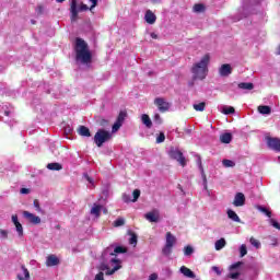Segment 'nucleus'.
<instances>
[{
    "label": "nucleus",
    "mask_w": 280,
    "mask_h": 280,
    "mask_svg": "<svg viewBox=\"0 0 280 280\" xmlns=\"http://www.w3.org/2000/svg\"><path fill=\"white\" fill-rule=\"evenodd\" d=\"M126 247L118 246L114 249V253L110 249H107L103 254L104 261L100 266V270H106V275H115L117 270L121 269V260L117 258V254L126 253Z\"/></svg>",
    "instance_id": "obj_1"
},
{
    "label": "nucleus",
    "mask_w": 280,
    "mask_h": 280,
    "mask_svg": "<svg viewBox=\"0 0 280 280\" xmlns=\"http://www.w3.org/2000/svg\"><path fill=\"white\" fill-rule=\"evenodd\" d=\"M211 65V54L207 52L202 55L199 60H197L195 63H192L190 68V73L192 80H199L202 82V80H207V77L209 75V66Z\"/></svg>",
    "instance_id": "obj_2"
},
{
    "label": "nucleus",
    "mask_w": 280,
    "mask_h": 280,
    "mask_svg": "<svg viewBox=\"0 0 280 280\" xmlns=\"http://www.w3.org/2000/svg\"><path fill=\"white\" fill-rule=\"evenodd\" d=\"M75 59L79 65H91L93 62V54L91 49H89V44L84 42L82 38H77L75 40Z\"/></svg>",
    "instance_id": "obj_3"
},
{
    "label": "nucleus",
    "mask_w": 280,
    "mask_h": 280,
    "mask_svg": "<svg viewBox=\"0 0 280 280\" xmlns=\"http://www.w3.org/2000/svg\"><path fill=\"white\" fill-rule=\"evenodd\" d=\"M91 3V7L89 8V5L84 4L83 2L78 3V0H71L70 3V14H71V21L75 22L78 21V14H80V12H86L90 10V12H93V10H95V8H97V0H89Z\"/></svg>",
    "instance_id": "obj_4"
},
{
    "label": "nucleus",
    "mask_w": 280,
    "mask_h": 280,
    "mask_svg": "<svg viewBox=\"0 0 280 280\" xmlns=\"http://www.w3.org/2000/svg\"><path fill=\"white\" fill-rule=\"evenodd\" d=\"M174 246H176V236L172 234V232H167L165 235V245L162 248L163 255L170 257V255H172Z\"/></svg>",
    "instance_id": "obj_5"
},
{
    "label": "nucleus",
    "mask_w": 280,
    "mask_h": 280,
    "mask_svg": "<svg viewBox=\"0 0 280 280\" xmlns=\"http://www.w3.org/2000/svg\"><path fill=\"white\" fill-rule=\"evenodd\" d=\"M113 139V135L110 131L100 129L94 136V143L97 148H102L106 141H110Z\"/></svg>",
    "instance_id": "obj_6"
},
{
    "label": "nucleus",
    "mask_w": 280,
    "mask_h": 280,
    "mask_svg": "<svg viewBox=\"0 0 280 280\" xmlns=\"http://www.w3.org/2000/svg\"><path fill=\"white\" fill-rule=\"evenodd\" d=\"M170 159H173L174 161H177L182 165V167H185L187 165V159H185V155H183V152L176 148H171L168 151Z\"/></svg>",
    "instance_id": "obj_7"
},
{
    "label": "nucleus",
    "mask_w": 280,
    "mask_h": 280,
    "mask_svg": "<svg viewBox=\"0 0 280 280\" xmlns=\"http://www.w3.org/2000/svg\"><path fill=\"white\" fill-rule=\"evenodd\" d=\"M242 261H237L229 267V279H240V275H242Z\"/></svg>",
    "instance_id": "obj_8"
},
{
    "label": "nucleus",
    "mask_w": 280,
    "mask_h": 280,
    "mask_svg": "<svg viewBox=\"0 0 280 280\" xmlns=\"http://www.w3.org/2000/svg\"><path fill=\"white\" fill-rule=\"evenodd\" d=\"M11 222L15 228V233L20 240L25 236V232L23 230V224H21V221H19V215L18 214H12L11 215Z\"/></svg>",
    "instance_id": "obj_9"
},
{
    "label": "nucleus",
    "mask_w": 280,
    "mask_h": 280,
    "mask_svg": "<svg viewBox=\"0 0 280 280\" xmlns=\"http://www.w3.org/2000/svg\"><path fill=\"white\" fill-rule=\"evenodd\" d=\"M154 104L158 107V110H160V113H167V110L172 108V103L167 102V100L163 97H156L154 100Z\"/></svg>",
    "instance_id": "obj_10"
},
{
    "label": "nucleus",
    "mask_w": 280,
    "mask_h": 280,
    "mask_svg": "<svg viewBox=\"0 0 280 280\" xmlns=\"http://www.w3.org/2000/svg\"><path fill=\"white\" fill-rule=\"evenodd\" d=\"M218 71L221 78H229L233 73V67L231 63H223L219 67Z\"/></svg>",
    "instance_id": "obj_11"
},
{
    "label": "nucleus",
    "mask_w": 280,
    "mask_h": 280,
    "mask_svg": "<svg viewBox=\"0 0 280 280\" xmlns=\"http://www.w3.org/2000/svg\"><path fill=\"white\" fill-rule=\"evenodd\" d=\"M23 218L27 220L31 224H40L42 220L40 217L30 212V211H23Z\"/></svg>",
    "instance_id": "obj_12"
},
{
    "label": "nucleus",
    "mask_w": 280,
    "mask_h": 280,
    "mask_svg": "<svg viewBox=\"0 0 280 280\" xmlns=\"http://www.w3.org/2000/svg\"><path fill=\"white\" fill-rule=\"evenodd\" d=\"M267 145L271 150H276V152H280V139L279 138H266Z\"/></svg>",
    "instance_id": "obj_13"
},
{
    "label": "nucleus",
    "mask_w": 280,
    "mask_h": 280,
    "mask_svg": "<svg viewBox=\"0 0 280 280\" xmlns=\"http://www.w3.org/2000/svg\"><path fill=\"white\" fill-rule=\"evenodd\" d=\"M102 211H104V213H107V210L104 208V206H102L100 203H93V206L90 210V213L94 218H100Z\"/></svg>",
    "instance_id": "obj_14"
},
{
    "label": "nucleus",
    "mask_w": 280,
    "mask_h": 280,
    "mask_svg": "<svg viewBox=\"0 0 280 280\" xmlns=\"http://www.w3.org/2000/svg\"><path fill=\"white\" fill-rule=\"evenodd\" d=\"M246 205V196L243 192H237L234 196L233 206L234 207H244Z\"/></svg>",
    "instance_id": "obj_15"
},
{
    "label": "nucleus",
    "mask_w": 280,
    "mask_h": 280,
    "mask_svg": "<svg viewBox=\"0 0 280 280\" xmlns=\"http://www.w3.org/2000/svg\"><path fill=\"white\" fill-rule=\"evenodd\" d=\"M145 220H148V222H159L161 220V214L159 212V210H152L148 213L144 214Z\"/></svg>",
    "instance_id": "obj_16"
},
{
    "label": "nucleus",
    "mask_w": 280,
    "mask_h": 280,
    "mask_svg": "<svg viewBox=\"0 0 280 280\" xmlns=\"http://www.w3.org/2000/svg\"><path fill=\"white\" fill-rule=\"evenodd\" d=\"M144 21L148 25H154L156 23V14L152 10H147L144 13Z\"/></svg>",
    "instance_id": "obj_17"
},
{
    "label": "nucleus",
    "mask_w": 280,
    "mask_h": 280,
    "mask_svg": "<svg viewBox=\"0 0 280 280\" xmlns=\"http://www.w3.org/2000/svg\"><path fill=\"white\" fill-rule=\"evenodd\" d=\"M58 264H60V258H58V256L51 254V255H48L46 257V266L48 268H51L54 266H58Z\"/></svg>",
    "instance_id": "obj_18"
},
{
    "label": "nucleus",
    "mask_w": 280,
    "mask_h": 280,
    "mask_svg": "<svg viewBox=\"0 0 280 280\" xmlns=\"http://www.w3.org/2000/svg\"><path fill=\"white\" fill-rule=\"evenodd\" d=\"M194 14H205L207 12V4L205 3H195L192 5Z\"/></svg>",
    "instance_id": "obj_19"
},
{
    "label": "nucleus",
    "mask_w": 280,
    "mask_h": 280,
    "mask_svg": "<svg viewBox=\"0 0 280 280\" xmlns=\"http://www.w3.org/2000/svg\"><path fill=\"white\" fill-rule=\"evenodd\" d=\"M179 272H182V275L188 279H196V273H194V271H191V269L187 268L186 266H182Z\"/></svg>",
    "instance_id": "obj_20"
},
{
    "label": "nucleus",
    "mask_w": 280,
    "mask_h": 280,
    "mask_svg": "<svg viewBox=\"0 0 280 280\" xmlns=\"http://www.w3.org/2000/svg\"><path fill=\"white\" fill-rule=\"evenodd\" d=\"M140 121L145 126V128H152V119L148 114L140 115Z\"/></svg>",
    "instance_id": "obj_21"
},
{
    "label": "nucleus",
    "mask_w": 280,
    "mask_h": 280,
    "mask_svg": "<svg viewBox=\"0 0 280 280\" xmlns=\"http://www.w3.org/2000/svg\"><path fill=\"white\" fill-rule=\"evenodd\" d=\"M229 220H232V222H242V219H240V215H237V212L231 209H228L226 211Z\"/></svg>",
    "instance_id": "obj_22"
},
{
    "label": "nucleus",
    "mask_w": 280,
    "mask_h": 280,
    "mask_svg": "<svg viewBox=\"0 0 280 280\" xmlns=\"http://www.w3.org/2000/svg\"><path fill=\"white\" fill-rule=\"evenodd\" d=\"M18 279L30 280V270H27V268L22 266L20 272L18 273Z\"/></svg>",
    "instance_id": "obj_23"
},
{
    "label": "nucleus",
    "mask_w": 280,
    "mask_h": 280,
    "mask_svg": "<svg viewBox=\"0 0 280 280\" xmlns=\"http://www.w3.org/2000/svg\"><path fill=\"white\" fill-rule=\"evenodd\" d=\"M197 165L202 174L203 187H205V189H207V175H205V170L202 168V159L200 156H197Z\"/></svg>",
    "instance_id": "obj_24"
},
{
    "label": "nucleus",
    "mask_w": 280,
    "mask_h": 280,
    "mask_svg": "<svg viewBox=\"0 0 280 280\" xmlns=\"http://www.w3.org/2000/svg\"><path fill=\"white\" fill-rule=\"evenodd\" d=\"M258 113H260V115H270L272 109L268 105H260L258 106Z\"/></svg>",
    "instance_id": "obj_25"
},
{
    "label": "nucleus",
    "mask_w": 280,
    "mask_h": 280,
    "mask_svg": "<svg viewBox=\"0 0 280 280\" xmlns=\"http://www.w3.org/2000/svg\"><path fill=\"white\" fill-rule=\"evenodd\" d=\"M78 133L81 137H91V130H89V128H86L85 126H80L78 128Z\"/></svg>",
    "instance_id": "obj_26"
},
{
    "label": "nucleus",
    "mask_w": 280,
    "mask_h": 280,
    "mask_svg": "<svg viewBox=\"0 0 280 280\" xmlns=\"http://www.w3.org/2000/svg\"><path fill=\"white\" fill-rule=\"evenodd\" d=\"M220 141L221 143H231V141H233V136L229 132L222 133L220 136Z\"/></svg>",
    "instance_id": "obj_27"
},
{
    "label": "nucleus",
    "mask_w": 280,
    "mask_h": 280,
    "mask_svg": "<svg viewBox=\"0 0 280 280\" xmlns=\"http://www.w3.org/2000/svg\"><path fill=\"white\" fill-rule=\"evenodd\" d=\"M224 246H226V240H224V238H220V240L215 241V243H214L215 250H222V248H224Z\"/></svg>",
    "instance_id": "obj_28"
},
{
    "label": "nucleus",
    "mask_w": 280,
    "mask_h": 280,
    "mask_svg": "<svg viewBox=\"0 0 280 280\" xmlns=\"http://www.w3.org/2000/svg\"><path fill=\"white\" fill-rule=\"evenodd\" d=\"M47 170H51L52 172H60V170H62V165L60 163H49L47 164Z\"/></svg>",
    "instance_id": "obj_29"
},
{
    "label": "nucleus",
    "mask_w": 280,
    "mask_h": 280,
    "mask_svg": "<svg viewBox=\"0 0 280 280\" xmlns=\"http://www.w3.org/2000/svg\"><path fill=\"white\" fill-rule=\"evenodd\" d=\"M238 89H243V91H253V89H255V85H253V83H240L238 84Z\"/></svg>",
    "instance_id": "obj_30"
},
{
    "label": "nucleus",
    "mask_w": 280,
    "mask_h": 280,
    "mask_svg": "<svg viewBox=\"0 0 280 280\" xmlns=\"http://www.w3.org/2000/svg\"><path fill=\"white\" fill-rule=\"evenodd\" d=\"M221 113L223 115H233V113H235V108L233 106H223Z\"/></svg>",
    "instance_id": "obj_31"
},
{
    "label": "nucleus",
    "mask_w": 280,
    "mask_h": 280,
    "mask_svg": "<svg viewBox=\"0 0 280 280\" xmlns=\"http://www.w3.org/2000/svg\"><path fill=\"white\" fill-rule=\"evenodd\" d=\"M83 178L84 180H86V183H89L88 187H90V189H92V187H95V180L91 176H89L88 174H84Z\"/></svg>",
    "instance_id": "obj_32"
},
{
    "label": "nucleus",
    "mask_w": 280,
    "mask_h": 280,
    "mask_svg": "<svg viewBox=\"0 0 280 280\" xmlns=\"http://www.w3.org/2000/svg\"><path fill=\"white\" fill-rule=\"evenodd\" d=\"M256 209L258 211H260V213H265V215H267V218L272 217V212H270V210H267L266 207H264V206H257Z\"/></svg>",
    "instance_id": "obj_33"
},
{
    "label": "nucleus",
    "mask_w": 280,
    "mask_h": 280,
    "mask_svg": "<svg viewBox=\"0 0 280 280\" xmlns=\"http://www.w3.org/2000/svg\"><path fill=\"white\" fill-rule=\"evenodd\" d=\"M184 255H185V257H191V255H194V246H191V245L185 246Z\"/></svg>",
    "instance_id": "obj_34"
},
{
    "label": "nucleus",
    "mask_w": 280,
    "mask_h": 280,
    "mask_svg": "<svg viewBox=\"0 0 280 280\" xmlns=\"http://www.w3.org/2000/svg\"><path fill=\"white\" fill-rule=\"evenodd\" d=\"M249 243L252 244V246H254V248H261V242H259V240L255 238V237H250L249 238Z\"/></svg>",
    "instance_id": "obj_35"
},
{
    "label": "nucleus",
    "mask_w": 280,
    "mask_h": 280,
    "mask_svg": "<svg viewBox=\"0 0 280 280\" xmlns=\"http://www.w3.org/2000/svg\"><path fill=\"white\" fill-rule=\"evenodd\" d=\"M240 257H246L248 255V248L246 247V244H242L238 248Z\"/></svg>",
    "instance_id": "obj_36"
},
{
    "label": "nucleus",
    "mask_w": 280,
    "mask_h": 280,
    "mask_svg": "<svg viewBox=\"0 0 280 280\" xmlns=\"http://www.w3.org/2000/svg\"><path fill=\"white\" fill-rule=\"evenodd\" d=\"M127 113L126 112H120L116 121H118V124H122L124 125V121L126 120V117H127Z\"/></svg>",
    "instance_id": "obj_37"
},
{
    "label": "nucleus",
    "mask_w": 280,
    "mask_h": 280,
    "mask_svg": "<svg viewBox=\"0 0 280 280\" xmlns=\"http://www.w3.org/2000/svg\"><path fill=\"white\" fill-rule=\"evenodd\" d=\"M140 196H141V190L135 189L133 192H132L131 202H137V200H139Z\"/></svg>",
    "instance_id": "obj_38"
},
{
    "label": "nucleus",
    "mask_w": 280,
    "mask_h": 280,
    "mask_svg": "<svg viewBox=\"0 0 280 280\" xmlns=\"http://www.w3.org/2000/svg\"><path fill=\"white\" fill-rule=\"evenodd\" d=\"M33 207L35 208V211H37V213H43V208H40V202H38V199H35L33 201Z\"/></svg>",
    "instance_id": "obj_39"
},
{
    "label": "nucleus",
    "mask_w": 280,
    "mask_h": 280,
    "mask_svg": "<svg viewBox=\"0 0 280 280\" xmlns=\"http://www.w3.org/2000/svg\"><path fill=\"white\" fill-rule=\"evenodd\" d=\"M10 232L8 230L0 229V240H8Z\"/></svg>",
    "instance_id": "obj_40"
},
{
    "label": "nucleus",
    "mask_w": 280,
    "mask_h": 280,
    "mask_svg": "<svg viewBox=\"0 0 280 280\" xmlns=\"http://www.w3.org/2000/svg\"><path fill=\"white\" fill-rule=\"evenodd\" d=\"M129 244L133 246V248L137 246V234L135 233L130 234Z\"/></svg>",
    "instance_id": "obj_41"
},
{
    "label": "nucleus",
    "mask_w": 280,
    "mask_h": 280,
    "mask_svg": "<svg viewBox=\"0 0 280 280\" xmlns=\"http://www.w3.org/2000/svg\"><path fill=\"white\" fill-rule=\"evenodd\" d=\"M205 106L206 104L202 102V103H198V104H195L194 105V108L199 112V113H202L205 110Z\"/></svg>",
    "instance_id": "obj_42"
},
{
    "label": "nucleus",
    "mask_w": 280,
    "mask_h": 280,
    "mask_svg": "<svg viewBox=\"0 0 280 280\" xmlns=\"http://www.w3.org/2000/svg\"><path fill=\"white\" fill-rule=\"evenodd\" d=\"M222 164L224 165V167H235V162L231 160H223Z\"/></svg>",
    "instance_id": "obj_43"
},
{
    "label": "nucleus",
    "mask_w": 280,
    "mask_h": 280,
    "mask_svg": "<svg viewBox=\"0 0 280 280\" xmlns=\"http://www.w3.org/2000/svg\"><path fill=\"white\" fill-rule=\"evenodd\" d=\"M269 224H270L271 226H273V229H277L278 231H280V224L278 223L277 220H275V219H269Z\"/></svg>",
    "instance_id": "obj_44"
},
{
    "label": "nucleus",
    "mask_w": 280,
    "mask_h": 280,
    "mask_svg": "<svg viewBox=\"0 0 280 280\" xmlns=\"http://www.w3.org/2000/svg\"><path fill=\"white\" fill-rule=\"evenodd\" d=\"M153 120L155 124H158L159 126H161V124H163V118L161 117L160 114H155L153 117Z\"/></svg>",
    "instance_id": "obj_45"
},
{
    "label": "nucleus",
    "mask_w": 280,
    "mask_h": 280,
    "mask_svg": "<svg viewBox=\"0 0 280 280\" xmlns=\"http://www.w3.org/2000/svg\"><path fill=\"white\" fill-rule=\"evenodd\" d=\"M121 126H124V125L116 120L115 124L112 127V132H117L119 130V128H121Z\"/></svg>",
    "instance_id": "obj_46"
},
{
    "label": "nucleus",
    "mask_w": 280,
    "mask_h": 280,
    "mask_svg": "<svg viewBox=\"0 0 280 280\" xmlns=\"http://www.w3.org/2000/svg\"><path fill=\"white\" fill-rule=\"evenodd\" d=\"M164 141H165V133L160 132V133L156 136V143H163Z\"/></svg>",
    "instance_id": "obj_47"
},
{
    "label": "nucleus",
    "mask_w": 280,
    "mask_h": 280,
    "mask_svg": "<svg viewBox=\"0 0 280 280\" xmlns=\"http://www.w3.org/2000/svg\"><path fill=\"white\" fill-rule=\"evenodd\" d=\"M124 224H126V221L124 219H117L115 222H114V226H124Z\"/></svg>",
    "instance_id": "obj_48"
},
{
    "label": "nucleus",
    "mask_w": 280,
    "mask_h": 280,
    "mask_svg": "<svg viewBox=\"0 0 280 280\" xmlns=\"http://www.w3.org/2000/svg\"><path fill=\"white\" fill-rule=\"evenodd\" d=\"M211 270H213V272H215V275H218V276L222 275V271L220 270V267H218V266H213L211 268Z\"/></svg>",
    "instance_id": "obj_49"
},
{
    "label": "nucleus",
    "mask_w": 280,
    "mask_h": 280,
    "mask_svg": "<svg viewBox=\"0 0 280 280\" xmlns=\"http://www.w3.org/2000/svg\"><path fill=\"white\" fill-rule=\"evenodd\" d=\"M122 200L124 202H132V199H130V196L129 195H122Z\"/></svg>",
    "instance_id": "obj_50"
},
{
    "label": "nucleus",
    "mask_w": 280,
    "mask_h": 280,
    "mask_svg": "<svg viewBox=\"0 0 280 280\" xmlns=\"http://www.w3.org/2000/svg\"><path fill=\"white\" fill-rule=\"evenodd\" d=\"M94 280H104V272H98L96 276H95V278H94Z\"/></svg>",
    "instance_id": "obj_51"
},
{
    "label": "nucleus",
    "mask_w": 280,
    "mask_h": 280,
    "mask_svg": "<svg viewBox=\"0 0 280 280\" xmlns=\"http://www.w3.org/2000/svg\"><path fill=\"white\" fill-rule=\"evenodd\" d=\"M271 246H279V241L277 238L271 240Z\"/></svg>",
    "instance_id": "obj_52"
},
{
    "label": "nucleus",
    "mask_w": 280,
    "mask_h": 280,
    "mask_svg": "<svg viewBox=\"0 0 280 280\" xmlns=\"http://www.w3.org/2000/svg\"><path fill=\"white\" fill-rule=\"evenodd\" d=\"M159 279V275L156 273H152L150 277H149V280H156Z\"/></svg>",
    "instance_id": "obj_53"
},
{
    "label": "nucleus",
    "mask_w": 280,
    "mask_h": 280,
    "mask_svg": "<svg viewBox=\"0 0 280 280\" xmlns=\"http://www.w3.org/2000/svg\"><path fill=\"white\" fill-rule=\"evenodd\" d=\"M151 38H153V40H156V38H159V35L156 33H150Z\"/></svg>",
    "instance_id": "obj_54"
},
{
    "label": "nucleus",
    "mask_w": 280,
    "mask_h": 280,
    "mask_svg": "<svg viewBox=\"0 0 280 280\" xmlns=\"http://www.w3.org/2000/svg\"><path fill=\"white\" fill-rule=\"evenodd\" d=\"M20 194H30V189L28 188H22L20 190Z\"/></svg>",
    "instance_id": "obj_55"
},
{
    "label": "nucleus",
    "mask_w": 280,
    "mask_h": 280,
    "mask_svg": "<svg viewBox=\"0 0 280 280\" xmlns=\"http://www.w3.org/2000/svg\"><path fill=\"white\" fill-rule=\"evenodd\" d=\"M57 3H63L65 0H56Z\"/></svg>",
    "instance_id": "obj_56"
},
{
    "label": "nucleus",
    "mask_w": 280,
    "mask_h": 280,
    "mask_svg": "<svg viewBox=\"0 0 280 280\" xmlns=\"http://www.w3.org/2000/svg\"><path fill=\"white\" fill-rule=\"evenodd\" d=\"M278 54H279V56H280V44H279V47H278Z\"/></svg>",
    "instance_id": "obj_57"
},
{
    "label": "nucleus",
    "mask_w": 280,
    "mask_h": 280,
    "mask_svg": "<svg viewBox=\"0 0 280 280\" xmlns=\"http://www.w3.org/2000/svg\"><path fill=\"white\" fill-rule=\"evenodd\" d=\"M278 163H280V156H278V160H277Z\"/></svg>",
    "instance_id": "obj_58"
},
{
    "label": "nucleus",
    "mask_w": 280,
    "mask_h": 280,
    "mask_svg": "<svg viewBox=\"0 0 280 280\" xmlns=\"http://www.w3.org/2000/svg\"><path fill=\"white\" fill-rule=\"evenodd\" d=\"M5 115H10V113L5 112Z\"/></svg>",
    "instance_id": "obj_59"
}]
</instances>
